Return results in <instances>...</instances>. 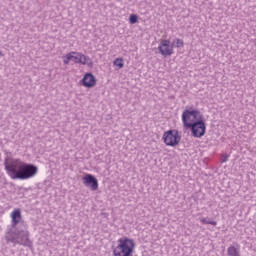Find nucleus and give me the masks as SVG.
I'll list each match as a JSON object with an SVG mask.
<instances>
[{"label":"nucleus","instance_id":"obj_1","mask_svg":"<svg viewBox=\"0 0 256 256\" xmlns=\"http://www.w3.org/2000/svg\"><path fill=\"white\" fill-rule=\"evenodd\" d=\"M4 167L7 175L12 179H19L25 181L33 179L37 175L39 168L33 164L25 163L21 159L7 158L4 161Z\"/></svg>","mask_w":256,"mask_h":256},{"label":"nucleus","instance_id":"obj_2","mask_svg":"<svg viewBox=\"0 0 256 256\" xmlns=\"http://www.w3.org/2000/svg\"><path fill=\"white\" fill-rule=\"evenodd\" d=\"M6 240L14 245H22L23 247H33V242L29 239L28 230H13L10 229L6 235Z\"/></svg>","mask_w":256,"mask_h":256},{"label":"nucleus","instance_id":"obj_3","mask_svg":"<svg viewBox=\"0 0 256 256\" xmlns=\"http://www.w3.org/2000/svg\"><path fill=\"white\" fill-rule=\"evenodd\" d=\"M135 252V241L131 238L118 239V245L113 249L114 256H133Z\"/></svg>","mask_w":256,"mask_h":256},{"label":"nucleus","instance_id":"obj_4","mask_svg":"<svg viewBox=\"0 0 256 256\" xmlns=\"http://www.w3.org/2000/svg\"><path fill=\"white\" fill-rule=\"evenodd\" d=\"M204 119L203 114L201 111L193 108H186L182 112V123L183 127H190V125H193V123H197Z\"/></svg>","mask_w":256,"mask_h":256},{"label":"nucleus","instance_id":"obj_5","mask_svg":"<svg viewBox=\"0 0 256 256\" xmlns=\"http://www.w3.org/2000/svg\"><path fill=\"white\" fill-rule=\"evenodd\" d=\"M184 129H190L192 135L196 139H201V137H203L207 131V125L205 124V121L202 119L198 122H194L190 126H186Z\"/></svg>","mask_w":256,"mask_h":256},{"label":"nucleus","instance_id":"obj_6","mask_svg":"<svg viewBox=\"0 0 256 256\" xmlns=\"http://www.w3.org/2000/svg\"><path fill=\"white\" fill-rule=\"evenodd\" d=\"M163 140L168 147H176L178 143H181V135L177 130H168L164 132Z\"/></svg>","mask_w":256,"mask_h":256},{"label":"nucleus","instance_id":"obj_7","mask_svg":"<svg viewBox=\"0 0 256 256\" xmlns=\"http://www.w3.org/2000/svg\"><path fill=\"white\" fill-rule=\"evenodd\" d=\"M158 51L163 57H171L174 53L173 46H171V40H161L158 46Z\"/></svg>","mask_w":256,"mask_h":256},{"label":"nucleus","instance_id":"obj_8","mask_svg":"<svg viewBox=\"0 0 256 256\" xmlns=\"http://www.w3.org/2000/svg\"><path fill=\"white\" fill-rule=\"evenodd\" d=\"M83 183L85 187H90L91 191H97L99 189V181L91 174L83 177Z\"/></svg>","mask_w":256,"mask_h":256},{"label":"nucleus","instance_id":"obj_9","mask_svg":"<svg viewBox=\"0 0 256 256\" xmlns=\"http://www.w3.org/2000/svg\"><path fill=\"white\" fill-rule=\"evenodd\" d=\"M82 85L83 87L91 89L92 87H95V85H97V79H95V76L93 74L86 73L82 78Z\"/></svg>","mask_w":256,"mask_h":256},{"label":"nucleus","instance_id":"obj_10","mask_svg":"<svg viewBox=\"0 0 256 256\" xmlns=\"http://www.w3.org/2000/svg\"><path fill=\"white\" fill-rule=\"evenodd\" d=\"M11 219H12V226L13 227H17V225H19V223H21V209L16 208L11 212L10 215Z\"/></svg>","mask_w":256,"mask_h":256},{"label":"nucleus","instance_id":"obj_11","mask_svg":"<svg viewBox=\"0 0 256 256\" xmlns=\"http://www.w3.org/2000/svg\"><path fill=\"white\" fill-rule=\"evenodd\" d=\"M78 64L87 65L88 67H93V61L89 56H85L80 52Z\"/></svg>","mask_w":256,"mask_h":256},{"label":"nucleus","instance_id":"obj_12","mask_svg":"<svg viewBox=\"0 0 256 256\" xmlns=\"http://www.w3.org/2000/svg\"><path fill=\"white\" fill-rule=\"evenodd\" d=\"M228 256H241L239 246H229L227 249Z\"/></svg>","mask_w":256,"mask_h":256},{"label":"nucleus","instance_id":"obj_13","mask_svg":"<svg viewBox=\"0 0 256 256\" xmlns=\"http://www.w3.org/2000/svg\"><path fill=\"white\" fill-rule=\"evenodd\" d=\"M68 55L70 57V61H73L74 63H79L80 52H69Z\"/></svg>","mask_w":256,"mask_h":256},{"label":"nucleus","instance_id":"obj_14","mask_svg":"<svg viewBox=\"0 0 256 256\" xmlns=\"http://www.w3.org/2000/svg\"><path fill=\"white\" fill-rule=\"evenodd\" d=\"M200 221L204 225H213L214 227L217 225V221L211 219V218H201Z\"/></svg>","mask_w":256,"mask_h":256},{"label":"nucleus","instance_id":"obj_15","mask_svg":"<svg viewBox=\"0 0 256 256\" xmlns=\"http://www.w3.org/2000/svg\"><path fill=\"white\" fill-rule=\"evenodd\" d=\"M174 43H176L177 49H183L185 47V42L180 38H175Z\"/></svg>","mask_w":256,"mask_h":256},{"label":"nucleus","instance_id":"obj_16","mask_svg":"<svg viewBox=\"0 0 256 256\" xmlns=\"http://www.w3.org/2000/svg\"><path fill=\"white\" fill-rule=\"evenodd\" d=\"M114 65H116V67H119V69H123L124 67V63H123V58H117L115 61H114Z\"/></svg>","mask_w":256,"mask_h":256},{"label":"nucleus","instance_id":"obj_17","mask_svg":"<svg viewBox=\"0 0 256 256\" xmlns=\"http://www.w3.org/2000/svg\"><path fill=\"white\" fill-rule=\"evenodd\" d=\"M138 19H139V18H138L137 15H135V14H132V15H130V17H129V21H130L131 25H135V23H137Z\"/></svg>","mask_w":256,"mask_h":256},{"label":"nucleus","instance_id":"obj_18","mask_svg":"<svg viewBox=\"0 0 256 256\" xmlns=\"http://www.w3.org/2000/svg\"><path fill=\"white\" fill-rule=\"evenodd\" d=\"M69 61H71V57L69 56V53H67V54L63 57V63H64V65H69Z\"/></svg>","mask_w":256,"mask_h":256},{"label":"nucleus","instance_id":"obj_19","mask_svg":"<svg viewBox=\"0 0 256 256\" xmlns=\"http://www.w3.org/2000/svg\"><path fill=\"white\" fill-rule=\"evenodd\" d=\"M229 161V154H223L221 157V163H227Z\"/></svg>","mask_w":256,"mask_h":256},{"label":"nucleus","instance_id":"obj_20","mask_svg":"<svg viewBox=\"0 0 256 256\" xmlns=\"http://www.w3.org/2000/svg\"><path fill=\"white\" fill-rule=\"evenodd\" d=\"M170 47H172V51H173V49H175V47H177L175 40H173V42L170 44Z\"/></svg>","mask_w":256,"mask_h":256},{"label":"nucleus","instance_id":"obj_21","mask_svg":"<svg viewBox=\"0 0 256 256\" xmlns=\"http://www.w3.org/2000/svg\"><path fill=\"white\" fill-rule=\"evenodd\" d=\"M0 57H3V52L0 51Z\"/></svg>","mask_w":256,"mask_h":256}]
</instances>
